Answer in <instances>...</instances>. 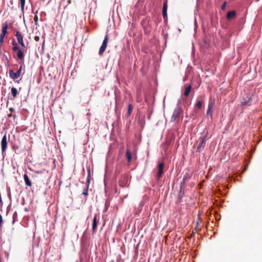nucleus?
<instances>
[{
  "label": "nucleus",
  "instance_id": "1",
  "mask_svg": "<svg viewBox=\"0 0 262 262\" xmlns=\"http://www.w3.org/2000/svg\"><path fill=\"white\" fill-rule=\"evenodd\" d=\"M183 111L181 107L179 106L176 108L173 112V114L171 117L170 121L174 122L178 120L180 118L183 117Z\"/></svg>",
  "mask_w": 262,
  "mask_h": 262
},
{
  "label": "nucleus",
  "instance_id": "2",
  "mask_svg": "<svg viewBox=\"0 0 262 262\" xmlns=\"http://www.w3.org/2000/svg\"><path fill=\"white\" fill-rule=\"evenodd\" d=\"M206 142V136H203L200 137L196 144H198L196 152H200L205 147Z\"/></svg>",
  "mask_w": 262,
  "mask_h": 262
},
{
  "label": "nucleus",
  "instance_id": "3",
  "mask_svg": "<svg viewBox=\"0 0 262 262\" xmlns=\"http://www.w3.org/2000/svg\"><path fill=\"white\" fill-rule=\"evenodd\" d=\"M109 39V36L108 34H106L104 39L103 41L102 44L100 47L99 51V54L100 55H102L105 51V49L107 46L108 41Z\"/></svg>",
  "mask_w": 262,
  "mask_h": 262
},
{
  "label": "nucleus",
  "instance_id": "4",
  "mask_svg": "<svg viewBox=\"0 0 262 262\" xmlns=\"http://www.w3.org/2000/svg\"><path fill=\"white\" fill-rule=\"evenodd\" d=\"M22 69V66L21 65L18 70V71L16 72H14L13 70H10L9 74L10 76L13 79H17L20 75V73Z\"/></svg>",
  "mask_w": 262,
  "mask_h": 262
},
{
  "label": "nucleus",
  "instance_id": "5",
  "mask_svg": "<svg viewBox=\"0 0 262 262\" xmlns=\"http://www.w3.org/2000/svg\"><path fill=\"white\" fill-rule=\"evenodd\" d=\"M1 144L2 153L4 154L6 152L7 148L8 142H7V138L6 135H5L3 137Z\"/></svg>",
  "mask_w": 262,
  "mask_h": 262
},
{
  "label": "nucleus",
  "instance_id": "6",
  "mask_svg": "<svg viewBox=\"0 0 262 262\" xmlns=\"http://www.w3.org/2000/svg\"><path fill=\"white\" fill-rule=\"evenodd\" d=\"M15 36L17 38V40L18 42L21 45V46L23 48L25 47V43L23 40V36L21 33L19 31H16Z\"/></svg>",
  "mask_w": 262,
  "mask_h": 262
},
{
  "label": "nucleus",
  "instance_id": "7",
  "mask_svg": "<svg viewBox=\"0 0 262 262\" xmlns=\"http://www.w3.org/2000/svg\"><path fill=\"white\" fill-rule=\"evenodd\" d=\"M164 164L163 162H161L158 165V171L157 173V179H160L164 173Z\"/></svg>",
  "mask_w": 262,
  "mask_h": 262
},
{
  "label": "nucleus",
  "instance_id": "8",
  "mask_svg": "<svg viewBox=\"0 0 262 262\" xmlns=\"http://www.w3.org/2000/svg\"><path fill=\"white\" fill-rule=\"evenodd\" d=\"M214 106V103L212 101L209 102L208 104V108L207 111V115L210 116L211 117H212V113H213V108Z\"/></svg>",
  "mask_w": 262,
  "mask_h": 262
},
{
  "label": "nucleus",
  "instance_id": "9",
  "mask_svg": "<svg viewBox=\"0 0 262 262\" xmlns=\"http://www.w3.org/2000/svg\"><path fill=\"white\" fill-rule=\"evenodd\" d=\"M167 0H165L164 3L163 7V16L165 20H166L167 19Z\"/></svg>",
  "mask_w": 262,
  "mask_h": 262
},
{
  "label": "nucleus",
  "instance_id": "10",
  "mask_svg": "<svg viewBox=\"0 0 262 262\" xmlns=\"http://www.w3.org/2000/svg\"><path fill=\"white\" fill-rule=\"evenodd\" d=\"M191 89H192V86L191 85L186 84L185 85V91L184 92V95L185 96H188L190 94Z\"/></svg>",
  "mask_w": 262,
  "mask_h": 262
},
{
  "label": "nucleus",
  "instance_id": "11",
  "mask_svg": "<svg viewBox=\"0 0 262 262\" xmlns=\"http://www.w3.org/2000/svg\"><path fill=\"white\" fill-rule=\"evenodd\" d=\"M236 16V12L234 10L229 11L227 14V18L230 20Z\"/></svg>",
  "mask_w": 262,
  "mask_h": 262
},
{
  "label": "nucleus",
  "instance_id": "12",
  "mask_svg": "<svg viewBox=\"0 0 262 262\" xmlns=\"http://www.w3.org/2000/svg\"><path fill=\"white\" fill-rule=\"evenodd\" d=\"M24 181L27 186L31 187L32 186V183L30 180L29 177L27 174H25L24 175Z\"/></svg>",
  "mask_w": 262,
  "mask_h": 262
},
{
  "label": "nucleus",
  "instance_id": "13",
  "mask_svg": "<svg viewBox=\"0 0 262 262\" xmlns=\"http://www.w3.org/2000/svg\"><path fill=\"white\" fill-rule=\"evenodd\" d=\"M97 215H95L93 219V224H92V230L93 232H95L97 226Z\"/></svg>",
  "mask_w": 262,
  "mask_h": 262
},
{
  "label": "nucleus",
  "instance_id": "14",
  "mask_svg": "<svg viewBox=\"0 0 262 262\" xmlns=\"http://www.w3.org/2000/svg\"><path fill=\"white\" fill-rule=\"evenodd\" d=\"M17 57L18 59L21 60H23L24 59V54L21 50H18L17 53Z\"/></svg>",
  "mask_w": 262,
  "mask_h": 262
},
{
  "label": "nucleus",
  "instance_id": "15",
  "mask_svg": "<svg viewBox=\"0 0 262 262\" xmlns=\"http://www.w3.org/2000/svg\"><path fill=\"white\" fill-rule=\"evenodd\" d=\"M7 29H8L7 24V23L3 24L1 33L6 35V34L7 33Z\"/></svg>",
  "mask_w": 262,
  "mask_h": 262
},
{
  "label": "nucleus",
  "instance_id": "16",
  "mask_svg": "<svg viewBox=\"0 0 262 262\" xmlns=\"http://www.w3.org/2000/svg\"><path fill=\"white\" fill-rule=\"evenodd\" d=\"M125 157L127 160L128 162L129 163L132 159V153L128 149H127L126 151Z\"/></svg>",
  "mask_w": 262,
  "mask_h": 262
},
{
  "label": "nucleus",
  "instance_id": "17",
  "mask_svg": "<svg viewBox=\"0 0 262 262\" xmlns=\"http://www.w3.org/2000/svg\"><path fill=\"white\" fill-rule=\"evenodd\" d=\"M11 92L12 96L14 98H15L17 94V90L15 88H12L11 89Z\"/></svg>",
  "mask_w": 262,
  "mask_h": 262
},
{
  "label": "nucleus",
  "instance_id": "18",
  "mask_svg": "<svg viewBox=\"0 0 262 262\" xmlns=\"http://www.w3.org/2000/svg\"><path fill=\"white\" fill-rule=\"evenodd\" d=\"M133 110V107L132 105L131 104H129L128 105V110H127V115L128 116H129L130 115Z\"/></svg>",
  "mask_w": 262,
  "mask_h": 262
},
{
  "label": "nucleus",
  "instance_id": "19",
  "mask_svg": "<svg viewBox=\"0 0 262 262\" xmlns=\"http://www.w3.org/2000/svg\"><path fill=\"white\" fill-rule=\"evenodd\" d=\"M5 36H6V35L3 34L2 33H1L0 34V46H1L3 44Z\"/></svg>",
  "mask_w": 262,
  "mask_h": 262
},
{
  "label": "nucleus",
  "instance_id": "20",
  "mask_svg": "<svg viewBox=\"0 0 262 262\" xmlns=\"http://www.w3.org/2000/svg\"><path fill=\"white\" fill-rule=\"evenodd\" d=\"M20 6H21V10L23 11L24 9L25 5V0H20Z\"/></svg>",
  "mask_w": 262,
  "mask_h": 262
},
{
  "label": "nucleus",
  "instance_id": "21",
  "mask_svg": "<svg viewBox=\"0 0 262 262\" xmlns=\"http://www.w3.org/2000/svg\"><path fill=\"white\" fill-rule=\"evenodd\" d=\"M195 105L197 107L200 109L202 106V102L201 101H198Z\"/></svg>",
  "mask_w": 262,
  "mask_h": 262
},
{
  "label": "nucleus",
  "instance_id": "22",
  "mask_svg": "<svg viewBox=\"0 0 262 262\" xmlns=\"http://www.w3.org/2000/svg\"><path fill=\"white\" fill-rule=\"evenodd\" d=\"M34 20L35 25H38V16H37V15H35L34 16Z\"/></svg>",
  "mask_w": 262,
  "mask_h": 262
},
{
  "label": "nucleus",
  "instance_id": "23",
  "mask_svg": "<svg viewBox=\"0 0 262 262\" xmlns=\"http://www.w3.org/2000/svg\"><path fill=\"white\" fill-rule=\"evenodd\" d=\"M181 189H182V187H181ZM183 196V192H182V190H180L179 194V198H180V199H181Z\"/></svg>",
  "mask_w": 262,
  "mask_h": 262
},
{
  "label": "nucleus",
  "instance_id": "24",
  "mask_svg": "<svg viewBox=\"0 0 262 262\" xmlns=\"http://www.w3.org/2000/svg\"><path fill=\"white\" fill-rule=\"evenodd\" d=\"M18 50H20V49H19L18 46L12 47V50L13 51H18Z\"/></svg>",
  "mask_w": 262,
  "mask_h": 262
},
{
  "label": "nucleus",
  "instance_id": "25",
  "mask_svg": "<svg viewBox=\"0 0 262 262\" xmlns=\"http://www.w3.org/2000/svg\"><path fill=\"white\" fill-rule=\"evenodd\" d=\"M90 177V174L89 173V176H88V179L87 180V181H86V183H87V186H86V189H88V187H89V183H90V179H89V177Z\"/></svg>",
  "mask_w": 262,
  "mask_h": 262
},
{
  "label": "nucleus",
  "instance_id": "26",
  "mask_svg": "<svg viewBox=\"0 0 262 262\" xmlns=\"http://www.w3.org/2000/svg\"><path fill=\"white\" fill-rule=\"evenodd\" d=\"M40 39V37L39 36H35L34 37V40L36 41H38Z\"/></svg>",
  "mask_w": 262,
  "mask_h": 262
},
{
  "label": "nucleus",
  "instance_id": "27",
  "mask_svg": "<svg viewBox=\"0 0 262 262\" xmlns=\"http://www.w3.org/2000/svg\"><path fill=\"white\" fill-rule=\"evenodd\" d=\"M226 2H224V3H223V4L222 5V9H225V8L226 7Z\"/></svg>",
  "mask_w": 262,
  "mask_h": 262
},
{
  "label": "nucleus",
  "instance_id": "28",
  "mask_svg": "<svg viewBox=\"0 0 262 262\" xmlns=\"http://www.w3.org/2000/svg\"><path fill=\"white\" fill-rule=\"evenodd\" d=\"M12 45H13V47H15V46H18L17 43L14 40L12 41Z\"/></svg>",
  "mask_w": 262,
  "mask_h": 262
},
{
  "label": "nucleus",
  "instance_id": "29",
  "mask_svg": "<svg viewBox=\"0 0 262 262\" xmlns=\"http://www.w3.org/2000/svg\"><path fill=\"white\" fill-rule=\"evenodd\" d=\"M82 194H83V195H84L85 196H86V195H88V190L86 189V190H85V191H84V192H83L82 193Z\"/></svg>",
  "mask_w": 262,
  "mask_h": 262
},
{
  "label": "nucleus",
  "instance_id": "30",
  "mask_svg": "<svg viewBox=\"0 0 262 262\" xmlns=\"http://www.w3.org/2000/svg\"><path fill=\"white\" fill-rule=\"evenodd\" d=\"M9 111H10L11 112H13L14 111V108H13V107H10V108H9Z\"/></svg>",
  "mask_w": 262,
  "mask_h": 262
},
{
  "label": "nucleus",
  "instance_id": "31",
  "mask_svg": "<svg viewBox=\"0 0 262 262\" xmlns=\"http://www.w3.org/2000/svg\"><path fill=\"white\" fill-rule=\"evenodd\" d=\"M12 116V114H11V113H10V114H8V117H9V118H10V117H11Z\"/></svg>",
  "mask_w": 262,
  "mask_h": 262
},
{
  "label": "nucleus",
  "instance_id": "32",
  "mask_svg": "<svg viewBox=\"0 0 262 262\" xmlns=\"http://www.w3.org/2000/svg\"><path fill=\"white\" fill-rule=\"evenodd\" d=\"M68 3L71 4V0H68Z\"/></svg>",
  "mask_w": 262,
  "mask_h": 262
},
{
  "label": "nucleus",
  "instance_id": "33",
  "mask_svg": "<svg viewBox=\"0 0 262 262\" xmlns=\"http://www.w3.org/2000/svg\"><path fill=\"white\" fill-rule=\"evenodd\" d=\"M246 104V102H244V103H243V105H245Z\"/></svg>",
  "mask_w": 262,
  "mask_h": 262
}]
</instances>
